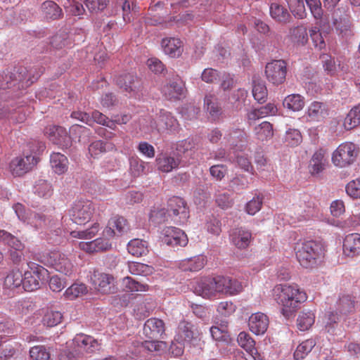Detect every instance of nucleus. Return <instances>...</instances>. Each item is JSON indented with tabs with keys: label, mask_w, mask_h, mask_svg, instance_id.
<instances>
[{
	"label": "nucleus",
	"mask_w": 360,
	"mask_h": 360,
	"mask_svg": "<svg viewBox=\"0 0 360 360\" xmlns=\"http://www.w3.org/2000/svg\"><path fill=\"white\" fill-rule=\"evenodd\" d=\"M192 290L202 297L214 296L216 293L236 295L243 290L240 282L229 276L205 277L192 283Z\"/></svg>",
	"instance_id": "nucleus-1"
},
{
	"label": "nucleus",
	"mask_w": 360,
	"mask_h": 360,
	"mask_svg": "<svg viewBox=\"0 0 360 360\" xmlns=\"http://www.w3.org/2000/svg\"><path fill=\"white\" fill-rule=\"evenodd\" d=\"M274 296L282 305L281 313L286 318H290L299 307V304L307 300V295L297 285L279 284L274 287Z\"/></svg>",
	"instance_id": "nucleus-2"
},
{
	"label": "nucleus",
	"mask_w": 360,
	"mask_h": 360,
	"mask_svg": "<svg viewBox=\"0 0 360 360\" xmlns=\"http://www.w3.org/2000/svg\"><path fill=\"white\" fill-rule=\"evenodd\" d=\"M322 255L320 245L314 241H307L302 244L296 252V257L300 264L304 268H312L317 262V259Z\"/></svg>",
	"instance_id": "nucleus-3"
},
{
	"label": "nucleus",
	"mask_w": 360,
	"mask_h": 360,
	"mask_svg": "<svg viewBox=\"0 0 360 360\" xmlns=\"http://www.w3.org/2000/svg\"><path fill=\"white\" fill-rule=\"evenodd\" d=\"M95 207L92 202L88 200H77L72 204L68 211L70 219L77 224H85L92 217Z\"/></svg>",
	"instance_id": "nucleus-4"
},
{
	"label": "nucleus",
	"mask_w": 360,
	"mask_h": 360,
	"mask_svg": "<svg viewBox=\"0 0 360 360\" xmlns=\"http://www.w3.org/2000/svg\"><path fill=\"white\" fill-rule=\"evenodd\" d=\"M358 155L356 146L351 142L340 144L333 152L332 161L338 167H345L353 163Z\"/></svg>",
	"instance_id": "nucleus-5"
},
{
	"label": "nucleus",
	"mask_w": 360,
	"mask_h": 360,
	"mask_svg": "<svg viewBox=\"0 0 360 360\" xmlns=\"http://www.w3.org/2000/svg\"><path fill=\"white\" fill-rule=\"evenodd\" d=\"M31 271L24 274L22 288L25 291H34L40 288V283L46 280L49 275L47 269L40 265L32 264Z\"/></svg>",
	"instance_id": "nucleus-6"
},
{
	"label": "nucleus",
	"mask_w": 360,
	"mask_h": 360,
	"mask_svg": "<svg viewBox=\"0 0 360 360\" xmlns=\"http://www.w3.org/2000/svg\"><path fill=\"white\" fill-rule=\"evenodd\" d=\"M167 212L178 224H185L189 217L187 205L184 199L179 197L174 196L169 199Z\"/></svg>",
	"instance_id": "nucleus-7"
},
{
	"label": "nucleus",
	"mask_w": 360,
	"mask_h": 360,
	"mask_svg": "<svg viewBox=\"0 0 360 360\" xmlns=\"http://www.w3.org/2000/svg\"><path fill=\"white\" fill-rule=\"evenodd\" d=\"M27 73V68L24 66L15 67L12 70H6L0 74V89H7L16 88L18 90L22 89L20 87L22 77Z\"/></svg>",
	"instance_id": "nucleus-8"
},
{
	"label": "nucleus",
	"mask_w": 360,
	"mask_h": 360,
	"mask_svg": "<svg viewBox=\"0 0 360 360\" xmlns=\"http://www.w3.org/2000/svg\"><path fill=\"white\" fill-rule=\"evenodd\" d=\"M150 127L159 134L174 131L178 129L179 123L177 120L171 112L161 109L156 120L150 122Z\"/></svg>",
	"instance_id": "nucleus-9"
},
{
	"label": "nucleus",
	"mask_w": 360,
	"mask_h": 360,
	"mask_svg": "<svg viewBox=\"0 0 360 360\" xmlns=\"http://www.w3.org/2000/svg\"><path fill=\"white\" fill-rule=\"evenodd\" d=\"M44 133L50 141L63 150L72 146V137L63 127L49 126L46 127Z\"/></svg>",
	"instance_id": "nucleus-10"
},
{
	"label": "nucleus",
	"mask_w": 360,
	"mask_h": 360,
	"mask_svg": "<svg viewBox=\"0 0 360 360\" xmlns=\"http://www.w3.org/2000/svg\"><path fill=\"white\" fill-rule=\"evenodd\" d=\"M265 74L268 81L273 84H283L287 74L286 63L283 60H276L267 63Z\"/></svg>",
	"instance_id": "nucleus-11"
},
{
	"label": "nucleus",
	"mask_w": 360,
	"mask_h": 360,
	"mask_svg": "<svg viewBox=\"0 0 360 360\" xmlns=\"http://www.w3.org/2000/svg\"><path fill=\"white\" fill-rule=\"evenodd\" d=\"M161 241L162 243L174 248L184 247L188 243V238L181 229L169 226L163 229Z\"/></svg>",
	"instance_id": "nucleus-12"
},
{
	"label": "nucleus",
	"mask_w": 360,
	"mask_h": 360,
	"mask_svg": "<svg viewBox=\"0 0 360 360\" xmlns=\"http://www.w3.org/2000/svg\"><path fill=\"white\" fill-rule=\"evenodd\" d=\"M38 162V158L34 155L15 158L10 163V171L13 176H20L28 172Z\"/></svg>",
	"instance_id": "nucleus-13"
},
{
	"label": "nucleus",
	"mask_w": 360,
	"mask_h": 360,
	"mask_svg": "<svg viewBox=\"0 0 360 360\" xmlns=\"http://www.w3.org/2000/svg\"><path fill=\"white\" fill-rule=\"evenodd\" d=\"M91 281L94 288L103 294L115 292L114 277L112 275L95 271Z\"/></svg>",
	"instance_id": "nucleus-14"
},
{
	"label": "nucleus",
	"mask_w": 360,
	"mask_h": 360,
	"mask_svg": "<svg viewBox=\"0 0 360 360\" xmlns=\"http://www.w3.org/2000/svg\"><path fill=\"white\" fill-rule=\"evenodd\" d=\"M39 261L44 264H50L56 271L65 275L70 274L72 271V264L70 260L64 254L59 252H52L50 253L49 259L47 260L41 259Z\"/></svg>",
	"instance_id": "nucleus-15"
},
{
	"label": "nucleus",
	"mask_w": 360,
	"mask_h": 360,
	"mask_svg": "<svg viewBox=\"0 0 360 360\" xmlns=\"http://www.w3.org/2000/svg\"><path fill=\"white\" fill-rule=\"evenodd\" d=\"M165 326L162 320L157 318L148 319L143 326V334L151 340L163 338Z\"/></svg>",
	"instance_id": "nucleus-16"
},
{
	"label": "nucleus",
	"mask_w": 360,
	"mask_h": 360,
	"mask_svg": "<svg viewBox=\"0 0 360 360\" xmlns=\"http://www.w3.org/2000/svg\"><path fill=\"white\" fill-rule=\"evenodd\" d=\"M128 230L127 220L122 217L116 216L112 217L108 225L103 232V236L112 238L115 236H120Z\"/></svg>",
	"instance_id": "nucleus-17"
},
{
	"label": "nucleus",
	"mask_w": 360,
	"mask_h": 360,
	"mask_svg": "<svg viewBox=\"0 0 360 360\" xmlns=\"http://www.w3.org/2000/svg\"><path fill=\"white\" fill-rule=\"evenodd\" d=\"M269 323L268 316L261 312L252 314L248 321L250 330L256 335L264 334L268 328Z\"/></svg>",
	"instance_id": "nucleus-18"
},
{
	"label": "nucleus",
	"mask_w": 360,
	"mask_h": 360,
	"mask_svg": "<svg viewBox=\"0 0 360 360\" xmlns=\"http://www.w3.org/2000/svg\"><path fill=\"white\" fill-rule=\"evenodd\" d=\"M197 335L198 332L195 331L193 324L191 322L184 320L179 323L176 335L177 340L193 344V341L197 339Z\"/></svg>",
	"instance_id": "nucleus-19"
},
{
	"label": "nucleus",
	"mask_w": 360,
	"mask_h": 360,
	"mask_svg": "<svg viewBox=\"0 0 360 360\" xmlns=\"http://www.w3.org/2000/svg\"><path fill=\"white\" fill-rule=\"evenodd\" d=\"M343 251L348 257L360 255V234L355 233L346 236L343 241Z\"/></svg>",
	"instance_id": "nucleus-20"
},
{
	"label": "nucleus",
	"mask_w": 360,
	"mask_h": 360,
	"mask_svg": "<svg viewBox=\"0 0 360 360\" xmlns=\"http://www.w3.org/2000/svg\"><path fill=\"white\" fill-rule=\"evenodd\" d=\"M98 238L90 242H81L79 247L83 250L88 252H94L98 251H106L112 248V245L109 241L108 237Z\"/></svg>",
	"instance_id": "nucleus-21"
},
{
	"label": "nucleus",
	"mask_w": 360,
	"mask_h": 360,
	"mask_svg": "<svg viewBox=\"0 0 360 360\" xmlns=\"http://www.w3.org/2000/svg\"><path fill=\"white\" fill-rule=\"evenodd\" d=\"M162 47L165 54L172 58H176L183 52L182 41L177 38H165L161 42Z\"/></svg>",
	"instance_id": "nucleus-22"
},
{
	"label": "nucleus",
	"mask_w": 360,
	"mask_h": 360,
	"mask_svg": "<svg viewBox=\"0 0 360 360\" xmlns=\"http://www.w3.org/2000/svg\"><path fill=\"white\" fill-rule=\"evenodd\" d=\"M116 84L127 92H136L139 90V81L133 74L121 75L115 79Z\"/></svg>",
	"instance_id": "nucleus-23"
},
{
	"label": "nucleus",
	"mask_w": 360,
	"mask_h": 360,
	"mask_svg": "<svg viewBox=\"0 0 360 360\" xmlns=\"http://www.w3.org/2000/svg\"><path fill=\"white\" fill-rule=\"evenodd\" d=\"M231 238L236 247L244 249L249 246L252 240V233L243 228H238L233 230Z\"/></svg>",
	"instance_id": "nucleus-24"
},
{
	"label": "nucleus",
	"mask_w": 360,
	"mask_h": 360,
	"mask_svg": "<svg viewBox=\"0 0 360 360\" xmlns=\"http://www.w3.org/2000/svg\"><path fill=\"white\" fill-rule=\"evenodd\" d=\"M328 111L326 103L314 101L308 108L307 115L311 120L319 122L328 115Z\"/></svg>",
	"instance_id": "nucleus-25"
},
{
	"label": "nucleus",
	"mask_w": 360,
	"mask_h": 360,
	"mask_svg": "<svg viewBox=\"0 0 360 360\" xmlns=\"http://www.w3.org/2000/svg\"><path fill=\"white\" fill-rule=\"evenodd\" d=\"M184 85L183 81L179 77H176V78H174L173 80L169 81V82L164 87L165 94L169 99H179L184 94Z\"/></svg>",
	"instance_id": "nucleus-26"
},
{
	"label": "nucleus",
	"mask_w": 360,
	"mask_h": 360,
	"mask_svg": "<svg viewBox=\"0 0 360 360\" xmlns=\"http://www.w3.org/2000/svg\"><path fill=\"white\" fill-rule=\"evenodd\" d=\"M357 303L356 298L351 295H341L336 306V310L341 314H348L355 311V307Z\"/></svg>",
	"instance_id": "nucleus-27"
},
{
	"label": "nucleus",
	"mask_w": 360,
	"mask_h": 360,
	"mask_svg": "<svg viewBox=\"0 0 360 360\" xmlns=\"http://www.w3.org/2000/svg\"><path fill=\"white\" fill-rule=\"evenodd\" d=\"M41 13L46 20H58L62 18L63 11L59 6L53 1H46L41 4Z\"/></svg>",
	"instance_id": "nucleus-28"
},
{
	"label": "nucleus",
	"mask_w": 360,
	"mask_h": 360,
	"mask_svg": "<svg viewBox=\"0 0 360 360\" xmlns=\"http://www.w3.org/2000/svg\"><path fill=\"white\" fill-rule=\"evenodd\" d=\"M276 112V106L274 103H269L264 106L252 109L248 113L247 117L249 121L254 122L268 115H274Z\"/></svg>",
	"instance_id": "nucleus-29"
},
{
	"label": "nucleus",
	"mask_w": 360,
	"mask_h": 360,
	"mask_svg": "<svg viewBox=\"0 0 360 360\" xmlns=\"http://www.w3.org/2000/svg\"><path fill=\"white\" fill-rule=\"evenodd\" d=\"M179 160L167 154H161L156 158L158 169L162 172H169L178 167Z\"/></svg>",
	"instance_id": "nucleus-30"
},
{
	"label": "nucleus",
	"mask_w": 360,
	"mask_h": 360,
	"mask_svg": "<svg viewBox=\"0 0 360 360\" xmlns=\"http://www.w3.org/2000/svg\"><path fill=\"white\" fill-rule=\"evenodd\" d=\"M50 162L52 169L58 174H62L68 170V160L60 153H53L51 155Z\"/></svg>",
	"instance_id": "nucleus-31"
},
{
	"label": "nucleus",
	"mask_w": 360,
	"mask_h": 360,
	"mask_svg": "<svg viewBox=\"0 0 360 360\" xmlns=\"http://www.w3.org/2000/svg\"><path fill=\"white\" fill-rule=\"evenodd\" d=\"M205 259L202 257H194L185 259L179 263V268L184 271H198L205 266Z\"/></svg>",
	"instance_id": "nucleus-32"
},
{
	"label": "nucleus",
	"mask_w": 360,
	"mask_h": 360,
	"mask_svg": "<svg viewBox=\"0 0 360 360\" xmlns=\"http://www.w3.org/2000/svg\"><path fill=\"white\" fill-rule=\"evenodd\" d=\"M333 24L342 37L350 35L351 22L347 15L345 14L343 16H339L338 12L335 11L333 14Z\"/></svg>",
	"instance_id": "nucleus-33"
},
{
	"label": "nucleus",
	"mask_w": 360,
	"mask_h": 360,
	"mask_svg": "<svg viewBox=\"0 0 360 360\" xmlns=\"http://www.w3.org/2000/svg\"><path fill=\"white\" fill-rule=\"evenodd\" d=\"M63 314L60 311L48 309L41 319V323L48 328L54 327L61 323Z\"/></svg>",
	"instance_id": "nucleus-34"
},
{
	"label": "nucleus",
	"mask_w": 360,
	"mask_h": 360,
	"mask_svg": "<svg viewBox=\"0 0 360 360\" xmlns=\"http://www.w3.org/2000/svg\"><path fill=\"white\" fill-rule=\"evenodd\" d=\"M326 159L324 152L319 150L313 155L309 165V172L311 174H317L324 169Z\"/></svg>",
	"instance_id": "nucleus-35"
},
{
	"label": "nucleus",
	"mask_w": 360,
	"mask_h": 360,
	"mask_svg": "<svg viewBox=\"0 0 360 360\" xmlns=\"http://www.w3.org/2000/svg\"><path fill=\"white\" fill-rule=\"evenodd\" d=\"M44 71V68L42 67H32L27 69V73L23 75L20 84V87L22 89L30 86L32 84L36 82L39 77L42 75Z\"/></svg>",
	"instance_id": "nucleus-36"
},
{
	"label": "nucleus",
	"mask_w": 360,
	"mask_h": 360,
	"mask_svg": "<svg viewBox=\"0 0 360 360\" xmlns=\"http://www.w3.org/2000/svg\"><path fill=\"white\" fill-rule=\"evenodd\" d=\"M291 41L297 46H303L308 41L307 28L304 26H297L290 30Z\"/></svg>",
	"instance_id": "nucleus-37"
},
{
	"label": "nucleus",
	"mask_w": 360,
	"mask_h": 360,
	"mask_svg": "<svg viewBox=\"0 0 360 360\" xmlns=\"http://www.w3.org/2000/svg\"><path fill=\"white\" fill-rule=\"evenodd\" d=\"M23 276L19 269H13L5 278L4 285L9 289L20 288L22 284Z\"/></svg>",
	"instance_id": "nucleus-38"
},
{
	"label": "nucleus",
	"mask_w": 360,
	"mask_h": 360,
	"mask_svg": "<svg viewBox=\"0 0 360 360\" xmlns=\"http://www.w3.org/2000/svg\"><path fill=\"white\" fill-rule=\"evenodd\" d=\"M343 125L347 130L360 125V104L354 107L345 118Z\"/></svg>",
	"instance_id": "nucleus-39"
},
{
	"label": "nucleus",
	"mask_w": 360,
	"mask_h": 360,
	"mask_svg": "<svg viewBox=\"0 0 360 360\" xmlns=\"http://www.w3.org/2000/svg\"><path fill=\"white\" fill-rule=\"evenodd\" d=\"M316 342L315 340L311 338L302 342L296 348L294 352V359L295 360H302L315 347Z\"/></svg>",
	"instance_id": "nucleus-40"
},
{
	"label": "nucleus",
	"mask_w": 360,
	"mask_h": 360,
	"mask_svg": "<svg viewBox=\"0 0 360 360\" xmlns=\"http://www.w3.org/2000/svg\"><path fill=\"white\" fill-rule=\"evenodd\" d=\"M283 105L292 111H300L304 108V100L300 94H291L285 98Z\"/></svg>",
	"instance_id": "nucleus-41"
},
{
	"label": "nucleus",
	"mask_w": 360,
	"mask_h": 360,
	"mask_svg": "<svg viewBox=\"0 0 360 360\" xmlns=\"http://www.w3.org/2000/svg\"><path fill=\"white\" fill-rule=\"evenodd\" d=\"M128 252L136 257L146 255L148 250L146 242L140 239L131 240L127 245Z\"/></svg>",
	"instance_id": "nucleus-42"
},
{
	"label": "nucleus",
	"mask_w": 360,
	"mask_h": 360,
	"mask_svg": "<svg viewBox=\"0 0 360 360\" xmlns=\"http://www.w3.org/2000/svg\"><path fill=\"white\" fill-rule=\"evenodd\" d=\"M271 16L278 22L285 23L289 21L290 15L283 6L274 3L270 6Z\"/></svg>",
	"instance_id": "nucleus-43"
},
{
	"label": "nucleus",
	"mask_w": 360,
	"mask_h": 360,
	"mask_svg": "<svg viewBox=\"0 0 360 360\" xmlns=\"http://www.w3.org/2000/svg\"><path fill=\"white\" fill-rule=\"evenodd\" d=\"M204 105L207 110L213 118L218 117L221 112V108L219 106L217 98L213 94H207L204 98Z\"/></svg>",
	"instance_id": "nucleus-44"
},
{
	"label": "nucleus",
	"mask_w": 360,
	"mask_h": 360,
	"mask_svg": "<svg viewBox=\"0 0 360 360\" xmlns=\"http://www.w3.org/2000/svg\"><path fill=\"white\" fill-rule=\"evenodd\" d=\"M315 321V316L311 311H302L300 312L297 319V327L302 331H305L309 329L314 324Z\"/></svg>",
	"instance_id": "nucleus-45"
},
{
	"label": "nucleus",
	"mask_w": 360,
	"mask_h": 360,
	"mask_svg": "<svg viewBox=\"0 0 360 360\" xmlns=\"http://www.w3.org/2000/svg\"><path fill=\"white\" fill-rule=\"evenodd\" d=\"M250 184V181L246 176L239 174L231 180L229 187L233 191L239 193L243 190L247 189Z\"/></svg>",
	"instance_id": "nucleus-46"
},
{
	"label": "nucleus",
	"mask_w": 360,
	"mask_h": 360,
	"mask_svg": "<svg viewBox=\"0 0 360 360\" xmlns=\"http://www.w3.org/2000/svg\"><path fill=\"white\" fill-rule=\"evenodd\" d=\"M252 95L258 103H263L266 101L268 93L263 82L253 81Z\"/></svg>",
	"instance_id": "nucleus-47"
},
{
	"label": "nucleus",
	"mask_w": 360,
	"mask_h": 360,
	"mask_svg": "<svg viewBox=\"0 0 360 360\" xmlns=\"http://www.w3.org/2000/svg\"><path fill=\"white\" fill-rule=\"evenodd\" d=\"M255 133L259 140H267L273 136L272 125L269 122H263L255 128Z\"/></svg>",
	"instance_id": "nucleus-48"
},
{
	"label": "nucleus",
	"mask_w": 360,
	"mask_h": 360,
	"mask_svg": "<svg viewBox=\"0 0 360 360\" xmlns=\"http://www.w3.org/2000/svg\"><path fill=\"white\" fill-rule=\"evenodd\" d=\"M238 345L252 355L256 352L255 342L251 336L245 332H240L238 336Z\"/></svg>",
	"instance_id": "nucleus-49"
},
{
	"label": "nucleus",
	"mask_w": 360,
	"mask_h": 360,
	"mask_svg": "<svg viewBox=\"0 0 360 360\" xmlns=\"http://www.w3.org/2000/svg\"><path fill=\"white\" fill-rule=\"evenodd\" d=\"M30 356L32 360H50L51 354L44 345H37L30 348Z\"/></svg>",
	"instance_id": "nucleus-50"
},
{
	"label": "nucleus",
	"mask_w": 360,
	"mask_h": 360,
	"mask_svg": "<svg viewBox=\"0 0 360 360\" xmlns=\"http://www.w3.org/2000/svg\"><path fill=\"white\" fill-rule=\"evenodd\" d=\"M51 185L44 179H39L34 186V192L39 197L48 198L52 194Z\"/></svg>",
	"instance_id": "nucleus-51"
},
{
	"label": "nucleus",
	"mask_w": 360,
	"mask_h": 360,
	"mask_svg": "<svg viewBox=\"0 0 360 360\" xmlns=\"http://www.w3.org/2000/svg\"><path fill=\"white\" fill-rule=\"evenodd\" d=\"M46 221L47 219L44 214L32 212L30 213L27 223L36 229H39L49 226Z\"/></svg>",
	"instance_id": "nucleus-52"
},
{
	"label": "nucleus",
	"mask_w": 360,
	"mask_h": 360,
	"mask_svg": "<svg viewBox=\"0 0 360 360\" xmlns=\"http://www.w3.org/2000/svg\"><path fill=\"white\" fill-rule=\"evenodd\" d=\"M0 239L13 250H22L23 248L22 243L16 237L4 230H0Z\"/></svg>",
	"instance_id": "nucleus-53"
},
{
	"label": "nucleus",
	"mask_w": 360,
	"mask_h": 360,
	"mask_svg": "<svg viewBox=\"0 0 360 360\" xmlns=\"http://www.w3.org/2000/svg\"><path fill=\"white\" fill-rule=\"evenodd\" d=\"M128 269L131 274L134 275H148L152 272V267L140 262H129Z\"/></svg>",
	"instance_id": "nucleus-54"
},
{
	"label": "nucleus",
	"mask_w": 360,
	"mask_h": 360,
	"mask_svg": "<svg viewBox=\"0 0 360 360\" xmlns=\"http://www.w3.org/2000/svg\"><path fill=\"white\" fill-rule=\"evenodd\" d=\"M291 12L298 18L305 16V6L303 0H286Z\"/></svg>",
	"instance_id": "nucleus-55"
},
{
	"label": "nucleus",
	"mask_w": 360,
	"mask_h": 360,
	"mask_svg": "<svg viewBox=\"0 0 360 360\" xmlns=\"http://www.w3.org/2000/svg\"><path fill=\"white\" fill-rule=\"evenodd\" d=\"M110 144L103 141H96L89 146V152L91 157L96 158L98 155L106 152Z\"/></svg>",
	"instance_id": "nucleus-56"
},
{
	"label": "nucleus",
	"mask_w": 360,
	"mask_h": 360,
	"mask_svg": "<svg viewBox=\"0 0 360 360\" xmlns=\"http://www.w3.org/2000/svg\"><path fill=\"white\" fill-rule=\"evenodd\" d=\"M130 172L134 177H138L145 173L146 163L138 158L130 159Z\"/></svg>",
	"instance_id": "nucleus-57"
},
{
	"label": "nucleus",
	"mask_w": 360,
	"mask_h": 360,
	"mask_svg": "<svg viewBox=\"0 0 360 360\" xmlns=\"http://www.w3.org/2000/svg\"><path fill=\"white\" fill-rule=\"evenodd\" d=\"M87 292V288L83 283L72 284L65 290V295L70 299L77 297Z\"/></svg>",
	"instance_id": "nucleus-58"
},
{
	"label": "nucleus",
	"mask_w": 360,
	"mask_h": 360,
	"mask_svg": "<svg viewBox=\"0 0 360 360\" xmlns=\"http://www.w3.org/2000/svg\"><path fill=\"white\" fill-rule=\"evenodd\" d=\"M70 136H72L75 138H78L79 141L82 138H89L91 134V130L84 126L79 124H73L70 128Z\"/></svg>",
	"instance_id": "nucleus-59"
},
{
	"label": "nucleus",
	"mask_w": 360,
	"mask_h": 360,
	"mask_svg": "<svg viewBox=\"0 0 360 360\" xmlns=\"http://www.w3.org/2000/svg\"><path fill=\"white\" fill-rule=\"evenodd\" d=\"M99 230V224L95 223L90 229L85 231H73L70 233L74 238L91 239L95 236Z\"/></svg>",
	"instance_id": "nucleus-60"
},
{
	"label": "nucleus",
	"mask_w": 360,
	"mask_h": 360,
	"mask_svg": "<svg viewBox=\"0 0 360 360\" xmlns=\"http://www.w3.org/2000/svg\"><path fill=\"white\" fill-rule=\"evenodd\" d=\"M124 287L131 292L146 291L148 290V285L140 283L131 277H126L123 279Z\"/></svg>",
	"instance_id": "nucleus-61"
},
{
	"label": "nucleus",
	"mask_w": 360,
	"mask_h": 360,
	"mask_svg": "<svg viewBox=\"0 0 360 360\" xmlns=\"http://www.w3.org/2000/svg\"><path fill=\"white\" fill-rule=\"evenodd\" d=\"M210 330L214 340L217 341H227L229 335L226 325H221V328L218 326H212Z\"/></svg>",
	"instance_id": "nucleus-62"
},
{
	"label": "nucleus",
	"mask_w": 360,
	"mask_h": 360,
	"mask_svg": "<svg viewBox=\"0 0 360 360\" xmlns=\"http://www.w3.org/2000/svg\"><path fill=\"white\" fill-rule=\"evenodd\" d=\"M346 192L354 198H360V177L351 181L347 184Z\"/></svg>",
	"instance_id": "nucleus-63"
},
{
	"label": "nucleus",
	"mask_w": 360,
	"mask_h": 360,
	"mask_svg": "<svg viewBox=\"0 0 360 360\" xmlns=\"http://www.w3.org/2000/svg\"><path fill=\"white\" fill-rule=\"evenodd\" d=\"M79 351L75 348L61 349L58 355V360H76L79 356Z\"/></svg>",
	"instance_id": "nucleus-64"
}]
</instances>
